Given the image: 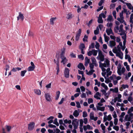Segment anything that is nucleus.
<instances>
[{
    "label": "nucleus",
    "mask_w": 133,
    "mask_h": 133,
    "mask_svg": "<svg viewBox=\"0 0 133 133\" xmlns=\"http://www.w3.org/2000/svg\"><path fill=\"white\" fill-rule=\"evenodd\" d=\"M97 58L100 60L98 63L99 64V67L101 68L103 71L102 73V75L106 78V77L105 76L106 73L107 76L108 77L111 75L112 73V71H110V68H109L110 65L109 61L108 60L106 59L104 61V63L101 62L104 61V55L101 51L99 52L98 55L97 57Z\"/></svg>",
    "instance_id": "f257e3e1"
},
{
    "label": "nucleus",
    "mask_w": 133,
    "mask_h": 133,
    "mask_svg": "<svg viewBox=\"0 0 133 133\" xmlns=\"http://www.w3.org/2000/svg\"><path fill=\"white\" fill-rule=\"evenodd\" d=\"M123 25L122 24L120 25L119 27L118 26H117L114 28L115 32H117L118 31L119 33L118 34L121 36L124 34L125 32L124 30H123Z\"/></svg>",
    "instance_id": "f03ea898"
},
{
    "label": "nucleus",
    "mask_w": 133,
    "mask_h": 133,
    "mask_svg": "<svg viewBox=\"0 0 133 133\" xmlns=\"http://www.w3.org/2000/svg\"><path fill=\"white\" fill-rule=\"evenodd\" d=\"M121 78V76L117 77L116 75L113 74L110 76V79L111 80L113 81V82L114 85H116L118 83V81L120 80Z\"/></svg>",
    "instance_id": "7ed1b4c3"
},
{
    "label": "nucleus",
    "mask_w": 133,
    "mask_h": 133,
    "mask_svg": "<svg viewBox=\"0 0 133 133\" xmlns=\"http://www.w3.org/2000/svg\"><path fill=\"white\" fill-rule=\"evenodd\" d=\"M79 120L76 118H74L72 120V124L74 126V129H77L79 125Z\"/></svg>",
    "instance_id": "20e7f679"
},
{
    "label": "nucleus",
    "mask_w": 133,
    "mask_h": 133,
    "mask_svg": "<svg viewBox=\"0 0 133 133\" xmlns=\"http://www.w3.org/2000/svg\"><path fill=\"white\" fill-rule=\"evenodd\" d=\"M113 52L116 54V56L118 57L121 59H122L123 57V53L121 51H116V50L114 49H112Z\"/></svg>",
    "instance_id": "39448f33"
},
{
    "label": "nucleus",
    "mask_w": 133,
    "mask_h": 133,
    "mask_svg": "<svg viewBox=\"0 0 133 133\" xmlns=\"http://www.w3.org/2000/svg\"><path fill=\"white\" fill-rule=\"evenodd\" d=\"M82 30L81 29H79L78 31V32L76 34L75 37V40L76 41H78L79 38V37L81 35Z\"/></svg>",
    "instance_id": "423d86ee"
},
{
    "label": "nucleus",
    "mask_w": 133,
    "mask_h": 133,
    "mask_svg": "<svg viewBox=\"0 0 133 133\" xmlns=\"http://www.w3.org/2000/svg\"><path fill=\"white\" fill-rule=\"evenodd\" d=\"M69 70L67 68H65L64 71V75L65 77L68 78L69 76Z\"/></svg>",
    "instance_id": "0eeeda50"
},
{
    "label": "nucleus",
    "mask_w": 133,
    "mask_h": 133,
    "mask_svg": "<svg viewBox=\"0 0 133 133\" xmlns=\"http://www.w3.org/2000/svg\"><path fill=\"white\" fill-rule=\"evenodd\" d=\"M18 14V16L17 17V20L19 21L20 19L22 21H23L24 17L23 15L21 12H19Z\"/></svg>",
    "instance_id": "6e6552de"
},
{
    "label": "nucleus",
    "mask_w": 133,
    "mask_h": 133,
    "mask_svg": "<svg viewBox=\"0 0 133 133\" xmlns=\"http://www.w3.org/2000/svg\"><path fill=\"white\" fill-rule=\"evenodd\" d=\"M44 95L45 98L47 101L49 102L51 101V96L48 93H45L44 94Z\"/></svg>",
    "instance_id": "1a4fd4ad"
},
{
    "label": "nucleus",
    "mask_w": 133,
    "mask_h": 133,
    "mask_svg": "<svg viewBox=\"0 0 133 133\" xmlns=\"http://www.w3.org/2000/svg\"><path fill=\"white\" fill-rule=\"evenodd\" d=\"M35 123L33 122H31L28 125V129L29 130L33 129L35 126Z\"/></svg>",
    "instance_id": "9d476101"
},
{
    "label": "nucleus",
    "mask_w": 133,
    "mask_h": 133,
    "mask_svg": "<svg viewBox=\"0 0 133 133\" xmlns=\"http://www.w3.org/2000/svg\"><path fill=\"white\" fill-rule=\"evenodd\" d=\"M108 45L110 47L112 48L116 45V42L115 41H110L109 42V43L108 44Z\"/></svg>",
    "instance_id": "9b49d317"
},
{
    "label": "nucleus",
    "mask_w": 133,
    "mask_h": 133,
    "mask_svg": "<svg viewBox=\"0 0 133 133\" xmlns=\"http://www.w3.org/2000/svg\"><path fill=\"white\" fill-rule=\"evenodd\" d=\"M106 32L108 35H110V34L113 35L114 34V33L111 28L107 29Z\"/></svg>",
    "instance_id": "f8f14e48"
},
{
    "label": "nucleus",
    "mask_w": 133,
    "mask_h": 133,
    "mask_svg": "<svg viewBox=\"0 0 133 133\" xmlns=\"http://www.w3.org/2000/svg\"><path fill=\"white\" fill-rule=\"evenodd\" d=\"M101 96V94L99 92H97L94 96V97L97 99H100V97Z\"/></svg>",
    "instance_id": "ddd939ff"
},
{
    "label": "nucleus",
    "mask_w": 133,
    "mask_h": 133,
    "mask_svg": "<svg viewBox=\"0 0 133 133\" xmlns=\"http://www.w3.org/2000/svg\"><path fill=\"white\" fill-rule=\"evenodd\" d=\"M57 19L56 17H51L50 19V25H53L54 24V22Z\"/></svg>",
    "instance_id": "4468645a"
},
{
    "label": "nucleus",
    "mask_w": 133,
    "mask_h": 133,
    "mask_svg": "<svg viewBox=\"0 0 133 133\" xmlns=\"http://www.w3.org/2000/svg\"><path fill=\"white\" fill-rule=\"evenodd\" d=\"M91 60L92 62V63L94 64L95 66H98V64L95 57H92L91 58Z\"/></svg>",
    "instance_id": "2eb2a0df"
},
{
    "label": "nucleus",
    "mask_w": 133,
    "mask_h": 133,
    "mask_svg": "<svg viewBox=\"0 0 133 133\" xmlns=\"http://www.w3.org/2000/svg\"><path fill=\"white\" fill-rule=\"evenodd\" d=\"M61 57L62 59L61 62L63 63V64H65L67 61L66 58L64 56L62 55L61 56Z\"/></svg>",
    "instance_id": "dca6fc26"
},
{
    "label": "nucleus",
    "mask_w": 133,
    "mask_h": 133,
    "mask_svg": "<svg viewBox=\"0 0 133 133\" xmlns=\"http://www.w3.org/2000/svg\"><path fill=\"white\" fill-rule=\"evenodd\" d=\"M77 67L80 70H85V68L84 65L82 63H79L77 66Z\"/></svg>",
    "instance_id": "f3484780"
},
{
    "label": "nucleus",
    "mask_w": 133,
    "mask_h": 133,
    "mask_svg": "<svg viewBox=\"0 0 133 133\" xmlns=\"http://www.w3.org/2000/svg\"><path fill=\"white\" fill-rule=\"evenodd\" d=\"M103 36L104 37L105 41L107 43V44H108V41L110 39L109 37L108 36H107L105 33L104 34Z\"/></svg>",
    "instance_id": "a211bd4d"
},
{
    "label": "nucleus",
    "mask_w": 133,
    "mask_h": 133,
    "mask_svg": "<svg viewBox=\"0 0 133 133\" xmlns=\"http://www.w3.org/2000/svg\"><path fill=\"white\" fill-rule=\"evenodd\" d=\"M131 119H132L128 115H127L125 116L124 121V122H125L126 121H130V120Z\"/></svg>",
    "instance_id": "6ab92c4d"
},
{
    "label": "nucleus",
    "mask_w": 133,
    "mask_h": 133,
    "mask_svg": "<svg viewBox=\"0 0 133 133\" xmlns=\"http://www.w3.org/2000/svg\"><path fill=\"white\" fill-rule=\"evenodd\" d=\"M122 3L124 4H126L127 6L128 7V8L130 10L133 7V6L130 3H127L125 2H122Z\"/></svg>",
    "instance_id": "aec40b11"
},
{
    "label": "nucleus",
    "mask_w": 133,
    "mask_h": 133,
    "mask_svg": "<svg viewBox=\"0 0 133 133\" xmlns=\"http://www.w3.org/2000/svg\"><path fill=\"white\" fill-rule=\"evenodd\" d=\"M96 108L97 110L103 111L105 110V107H100L99 106H97Z\"/></svg>",
    "instance_id": "412c9836"
},
{
    "label": "nucleus",
    "mask_w": 133,
    "mask_h": 133,
    "mask_svg": "<svg viewBox=\"0 0 133 133\" xmlns=\"http://www.w3.org/2000/svg\"><path fill=\"white\" fill-rule=\"evenodd\" d=\"M98 22L99 23H102L103 22L102 18L101 16V15H99L98 20Z\"/></svg>",
    "instance_id": "4be33fe9"
},
{
    "label": "nucleus",
    "mask_w": 133,
    "mask_h": 133,
    "mask_svg": "<svg viewBox=\"0 0 133 133\" xmlns=\"http://www.w3.org/2000/svg\"><path fill=\"white\" fill-rule=\"evenodd\" d=\"M121 66L119 65L117 67V72L118 75L119 76L121 75Z\"/></svg>",
    "instance_id": "5701e85b"
},
{
    "label": "nucleus",
    "mask_w": 133,
    "mask_h": 133,
    "mask_svg": "<svg viewBox=\"0 0 133 133\" xmlns=\"http://www.w3.org/2000/svg\"><path fill=\"white\" fill-rule=\"evenodd\" d=\"M74 17V15L71 13H69L67 15L66 17V18L68 19H71Z\"/></svg>",
    "instance_id": "b1692460"
},
{
    "label": "nucleus",
    "mask_w": 133,
    "mask_h": 133,
    "mask_svg": "<svg viewBox=\"0 0 133 133\" xmlns=\"http://www.w3.org/2000/svg\"><path fill=\"white\" fill-rule=\"evenodd\" d=\"M73 115L76 118L79 115V112L77 110H75L73 113Z\"/></svg>",
    "instance_id": "393cba45"
},
{
    "label": "nucleus",
    "mask_w": 133,
    "mask_h": 133,
    "mask_svg": "<svg viewBox=\"0 0 133 133\" xmlns=\"http://www.w3.org/2000/svg\"><path fill=\"white\" fill-rule=\"evenodd\" d=\"M60 92L59 91H58L56 92V96L55 97V99L56 100H57L59 98Z\"/></svg>",
    "instance_id": "a878e982"
},
{
    "label": "nucleus",
    "mask_w": 133,
    "mask_h": 133,
    "mask_svg": "<svg viewBox=\"0 0 133 133\" xmlns=\"http://www.w3.org/2000/svg\"><path fill=\"white\" fill-rule=\"evenodd\" d=\"M34 91L36 94L38 95H40L41 94V91L39 89H35Z\"/></svg>",
    "instance_id": "bb28decb"
},
{
    "label": "nucleus",
    "mask_w": 133,
    "mask_h": 133,
    "mask_svg": "<svg viewBox=\"0 0 133 133\" xmlns=\"http://www.w3.org/2000/svg\"><path fill=\"white\" fill-rule=\"evenodd\" d=\"M110 90L113 92L117 93L118 92V89L117 88H115L114 89L111 88L110 89Z\"/></svg>",
    "instance_id": "cd10ccee"
},
{
    "label": "nucleus",
    "mask_w": 133,
    "mask_h": 133,
    "mask_svg": "<svg viewBox=\"0 0 133 133\" xmlns=\"http://www.w3.org/2000/svg\"><path fill=\"white\" fill-rule=\"evenodd\" d=\"M95 72V70L94 69H90L89 72L87 73V74L89 75H92L93 73Z\"/></svg>",
    "instance_id": "c85d7f7f"
},
{
    "label": "nucleus",
    "mask_w": 133,
    "mask_h": 133,
    "mask_svg": "<svg viewBox=\"0 0 133 133\" xmlns=\"http://www.w3.org/2000/svg\"><path fill=\"white\" fill-rule=\"evenodd\" d=\"M95 81V85H97L98 87H99L101 85V82H98L97 80L96 79L94 80Z\"/></svg>",
    "instance_id": "c756f323"
},
{
    "label": "nucleus",
    "mask_w": 133,
    "mask_h": 133,
    "mask_svg": "<svg viewBox=\"0 0 133 133\" xmlns=\"http://www.w3.org/2000/svg\"><path fill=\"white\" fill-rule=\"evenodd\" d=\"M35 67L32 66H29L28 69V71H33Z\"/></svg>",
    "instance_id": "7c9ffc66"
},
{
    "label": "nucleus",
    "mask_w": 133,
    "mask_h": 133,
    "mask_svg": "<svg viewBox=\"0 0 133 133\" xmlns=\"http://www.w3.org/2000/svg\"><path fill=\"white\" fill-rule=\"evenodd\" d=\"M124 18H117V20L119 21L121 23H122L124 22Z\"/></svg>",
    "instance_id": "2f4dec72"
},
{
    "label": "nucleus",
    "mask_w": 133,
    "mask_h": 133,
    "mask_svg": "<svg viewBox=\"0 0 133 133\" xmlns=\"http://www.w3.org/2000/svg\"><path fill=\"white\" fill-rule=\"evenodd\" d=\"M92 54L94 56H96L97 55V50L94 49H93L92 50Z\"/></svg>",
    "instance_id": "473e14b6"
},
{
    "label": "nucleus",
    "mask_w": 133,
    "mask_h": 133,
    "mask_svg": "<svg viewBox=\"0 0 133 133\" xmlns=\"http://www.w3.org/2000/svg\"><path fill=\"white\" fill-rule=\"evenodd\" d=\"M99 32V29L98 27L96 28V29L94 31V34L95 35L98 34Z\"/></svg>",
    "instance_id": "72a5a7b5"
},
{
    "label": "nucleus",
    "mask_w": 133,
    "mask_h": 133,
    "mask_svg": "<svg viewBox=\"0 0 133 133\" xmlns=\"http://www.w3.org/2000/svg\"><path fill=\"white\" fill-rule=\"evenodd\" d=\"M113 49H114L116 50V51H121V48L119 47V45H118L117 46V48L116 47H115Z\"/></svg>",
    "instance_id": "f704fd0d"
},
{
    "label": "nucleus",
    "mask_w": 133,
    "mask_h": 133,
    "mask_svg": "<svg viewBox=\"0 0 133 133\" xmlns=\"http://www.w3.org/2000/svg\"><path fill=\"white\" fill-rule=\"evenodd\" d=\"M101 86L103 87L104 88L105 90H108V87L107 85H106L104 83H102L101 84Z\"/></svg>",
    "instance_id": "c9c22d12"
},
{
    "label": "nucleus",
    "mask_w": 133,
    "mask_h": 133,
    "mask_svg": "<svg viewBox=\"0 0 133 133\" xmlns=\"http://www.w3.org/2000/svg\"><path fill=\"white\" fill-rule=\"evenodd\" d=\"M64 122L65 124H70L71 123V121L70 120H68L67 119H65L64 120Z\"/></svg>",
    "instance_id": "e433bc0d"
},
{
    "label": "nucleus",
    "mask_w": 133,
    "mask_h": 133,
    "mask_svg": "<svg viewBox=\"0 0 133 133\" xmlns=\"http://www.w3.org/2000/svg\"><path fill=\"white\" fill-rule=\"evenodd\" d=\"M112 16L111 15H109L107 20L108 22H111L112 19Z\"/></svg>",
    "instance_id": "4c0bfd02"
},
{
    "label": "nucleus",
    "mask_w": 133,
    "mask_h": 133,
    "mask_svg": "<svg viewBox=\"0 0 133 133\" xmlns=\"http://www.w3.org/2000/svg\"><path fill=\"white\" fill-rule=\"evenodd\" d=\"M53 123L55 124L57 126H58L59 125V124L57 122V118H56L55 119L53 122Z\"/></svg>",
    "instance_id": "58836bf2"
},
{
    "label": "nucleus",
    "mask_w": 133,
    "mask_h": 133,
    "mask_svg": "<svg viewBox=\"0 0 133 133\" xmlns=\"http://www.w3.org/2000/svg\"><path fill=\"white\" fill-rule=\"evenodd\" d=\"M85 48V46L84 44L83 43H81L80 45L79 46V48L81 49H84Z\"/></svg>",
    "instance_id": "ea45409f"
},
{
    "label": "nucleus",
    "mask_w": 133,
    "mask_h": 133,
    "mask_svg": "<svg viewBox=\"0 0 133 133\" xmlns=\"http://www.w3.org/2000/svg\"><path fill=\"white\" fill-rule=\"evenodd\" d=\"M133 111V107H131L129 108L128 111V114H129Z\"/></svg>",
    "instance_id": "a19ab883"
},
{
    "label": "nucleus",
    "mask_w": 133,
    "mask_h": 133,
    "mask_svg": "<svg viewBox=\"0 0 133 133\" xmlns=\"http://www.w3.org/2000/svg\"><path fill=\"white\" fill-rule=\"evenodd\" d=\"M26 72V70H24L23 71H22L21 73V76L22 77H23L24 76Z\"/></svg>",
    "instance_id": "79ce46f5"
},
{
    "label": "nucleus",
    "mask_w": 133,
    "mask_h": 133,
    "mask_svg": "<svg viewBox=\"0 0 133 133\" xmlns=\"http://www.w3.org/2000/svg\"><path fill=\"white\" fill-rule=\"evenodd\" d=\"M101 127L102 128V129L104 131L103 133H105V126L103 124H101Z\"/></svg>",
    "instance_id": "37998d69"
},
{
    "label": "nucleus",
    "mask_w": 133,
    "mask_h": 133,
    "mask_svg": "<svg viewBox=\"0 0 133 133\" xmlns=\"http://www.w3.org/2000/svg\"><path fill=\"white\" fill-rule=\"evenodd\" d=\"M88 36L86 35H85L84 38H83V41L84 42H87Z\"/></svg>",
    "instance_id": "c03bdc74"
},
{
    "label": "nucleus",
    "mask_w": 133,
    "mask_h": 133,
    "mask_svg": "<svg viewBox=\"0 0 133 133\" xmlns=\"http://www.w3.org/2000/svg\"><path fill=\"white\" fill-rule=\"evenodd\" d=\"M107 107L109 108L110 110L111 111H113L114 110V108L111 105H108Z\"/></svg>",
    "instance_id": "a18cd8bd"
},
{
    "label": "nucleus",
    "mask_w": 133,
    "mask_h": 133,
    "mask_svg": "<svg viewBox=\"0 0 133 133\" xmlns=\"http://www.w3.org/2000/svg\"><path fill=\"white\" fill-rule=\"evenodd\" d=\"M114 34L113 35H110V38H111V39H113L115 41V39L116 38V37L115 36H114Z\"/></svg>",
    "instance_id": "49530a36"
},
{
    "label": "nucleus",
    "mask_w": 133,
    "mask_h": 133,
    "mask_svg": "<svg viewBox=\"0 0 133 133\" xmlns=\"http://www.w3.org/2000/svg\"><path fill=\"white\" fill-rule=\"evenodd\" d=\"M83 121L82 119H81L79 120V127H82L83 126Z\"/></svg>",
    "instance_id": "de8ad7c7"
},
{
    "label": "nucleus",
    "mask_w": 133,
    "mask_h": 133,
    "mask_svg": "<svg viewBox=\"0 0 133 133\" xmlns=\"http://www.w3.org/2000/svg\"><path fill=\"white\" fill-rule=\"evenodd\" d=\"M107 26L111 28L112 26V24L111 23H108L107 24Z\"/></svg>",
    "instance_id": "09e8293b"
},
{
    "label": "nucleus",
    "mask_w": 133,
    "mask_h": 133,
    "mask_svg": "<svg viewBox=\"0 0 133 133\" xmlns=\"http://www.w3.org/2000/svg\"><path fill=\"white\" fill-rule=\"evenodd\" d=\"M115 4H111L110 5V9H114L115 7Z\"/></svg>",
    "instance_id": "8fccbe9b"
},
{
    "label": "nucleus",
    "mask_w": 133,
    "mask_h": 133,
    "mask_svg": "<svg viewBox=\"0 0 133 133\" xmlns=\"http://www.w3.org/2000/svg\"><path fill=\"white\" fill-rule=\"evenodd\" d=\"M89 67L90 68V69H93L94 67V64H92L91 63H89Z\"/></svg>",
    "instance_id": "3c124183"
},
{
    "label": "nucleus",
    "mask_w": 133,
    "mask_h": 133,
    "mask_svg": "<svg viewBox=\"0 0 133 133\" xmlns=\"http://www.w3.org/2000/svg\"><path fill=\"white\" fill-rule=\"evenodd\" d=\"M76 106L78 108H80L81 107V105L79 102H76Z\"/></svg>",
    "instance_id": "603ef678"
},
{
    "label": "nucleus",
    "mask_w": 133,
    "mask_h": 133,
    "mask_svg": "<svg viewBox=\"0 0 133 133\" xmlns=\"http://www.w3.org/2000/svg\"><path fill=\"white\" fill-rule=\"evenodd\" d=\"M93 102V99L91 98H88V103L89 104L91 103H92Z\"/></svg>",
    "instance_id": "864d4df0"
},
{
    "label": "nucleus",
    "mask_w": 133,
    "mask_h": 133,
    "mask_svg": "<svg viewBox=\"0 0 133 133\" xmlns=\"http://www.w3.org/2000/svg\"><path fill=\"white\" fill-rule=\"evenodd\" d=\"M65 49L64 48H63V49L62 50V52L61 54V56H64V54L65 53Z\"/></svg>",
    "instance_id": "5fc2aeb1"
},
{
    "label": "nucleus",
    "mask_w": 133,
    "mask_h": 133,
    "mask_svg": "<svg viewBox=\"0 0 133 133\" xmlns=\"http://www.w3.org/2000/svg\"><path fill=\"white\" fill-rule=\"evenodd\" d=\"M94 114L93 113H91L90 114V119L92 120L93 118H94Z\"/></svg>",
    "instance_id": "6e6d98bb"
},
{
    "label": "nucleus",
    "mask_w": 133,
    "mask_h": 133,
    "mask_svg": "<svg viewBox=\"0 0 133 133\" xmlns=\"http://www.w3.org/2000/svg\"><path fill=\"white\" fill-rule=\"evenodd\" d=\"M122 36V39H123L124 40H126L127 37L126 35L125 34V33Z\"/></svg>",
    "instance_id": "4d7b16f0"
},
{
    "label": "nucleus",
    "mask_w": 133,
    "mask_h": 133,
    "mask_svg": "<svg viewBox=\"0 0 133 133\" xmlns=\"http://www.w3.org/2000/svg\"><path fill=\"white\" fill-rule=\"evenodd\" d=\"M83 117H85L87 116V112L86 111H83Z\"/></svg>",
    "instance_id": "13d9d810"
},
{
    "label": "nucleus",
    "mask_w": 133,
    "mask_h": 133,
    "mask_svg": "<svg viewBox=\"0 0 133 133\" xmlns=\"http://www.w3.org/2000/svg\"><path fill=\"white\" fill-rule=\"evenodd\" d=\"M122 88H123V89H125L126 88H128L129 86L128 85L123 84L122 85Z\"/></svg>",
    "instance_id": "bf43d9fd"
},
{
    "label": "nucleus",
    "mask_w": 133,
    "mask_h": 133,
    "mask_svg": "<svg viewBox=\"0 0 133 133\" xmlns=\"http://www.w3.org/2000/svg\"><path fill=\"white\" fill-rule=\"evenodd\" d=\"M82 92H84L85 90V88L83 86H81L80 87Z\"/></svg>",
    "instance_id": "052dcab7"
},
{
    "label": "nucleus",
    "mask_w": 133,
    "mask_h": 133,
    "mask_svg": "<svg viewBox=\"0 0 133 133\" xmlns=\"http://www.w3.org/2000/svg\"><path fill=\"white\" fill-rule=\"evenodd\" d=\"M107 118L108 120L109 121H110L112 119V118L110 114L108 115V116H107Z\"/></svg>",
    "instance_id": "680f3d73"
},
{
    "label": "nucleus",
    "mask_w": 133,
    "mask_h": 133,
    "mask_svg": "<svg viewBox=\"0 0 133 133\" xmlns=\"http://www.w3.org/2000/svg\"><path fill=\"white\" fill-rule=\"evenodd\" d=\"M118 122V119L117 118H115L114 119V123L115 125L117 124Z\"/></svg>",
    "instance_id": "e2e57ef3"
},
{
    "label": "nucleus",
    "mask_w": 133,
    "mask_h": 133,
    "mask_svg": "<svg viewBox=\"0 0 133 133\" xmlns=\"http://www.w3.org/2000/svg\"><path fill=\"white\" fill-rule=\"evenodd\" d=\"M113 128L115 130L117 131H118L119 130V127L118 126H114L113 127Z\"/></svg>",
    "instance_id": "0e129e2a"
},
{
    "label": "nucleus",
    "mask_w": 133,
    "mask_h": 133,
    "mask_svg": "<svg viewBox=\"0 0 133 133\" xmlns=\"http://www.w3.org/2000/svg\"><path fill=\"white\" fill-rule=\"evenodd\" d=\"M128 100L130 103L132 101V98L131 96H130L128 97Z\"/></svg>",
    "instance_id": "69168bd1"
},
{
    "label": "nucleus",
    "mask_w": 133,
    "mask_h": 133,
    "mask_svg": "<svg viewBox=\"0 0 133 133\" xmlns=\"http://www.w3.org/2000/svg\"><path fill=\"white\" fill-rule=\"evenodd\" d=\"M81 97L82 98H85L86 97V94L84 93H83L82 95H81Z\"/></svg>",
    "instance_id": "338daca9"
},
{
    "label": "nucleus",
    "mask_w": 133,
    "mask_h": 133,
    "mask_svg": "<svg viewBox=\"0 0 133 133\" xmlns=\"http://www.w3.org/2000/svg\"><path fill=\"white\" fill-rule=\"evenodd\" d=\"M104 0H101L98 3V5L99 6H101L102 3L104 2Z\"/></svg>",
    "instance_id": "774afa93"
}]
</instances>
